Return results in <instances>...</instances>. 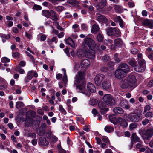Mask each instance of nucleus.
Segmentation results:
<instances>
[{"mask_svg":"<svg viewBox=\"0 0 153 153\" xmlns=\"http://www.w3.org/2000/svg\"><path fill=\"white\" fill-rule=\"evenodd\" d=\"M114 44L116 46L120 47L123 44L122 40L120 38L116 39L114 40Z\"/></svg>","mask_w":153,"mask_h":153,"instance_id":"obj_29","label":"nucleus"},{"mask_svg":"<svg viewBox=\"0 0 153 153\" xmlns=\"http://www.w3.org/2000/svg\"><path fill=\"white\" fill-rule=\"evenodd\" d=\"M90 64L89 61L87 59L83 60L81 62V66L83 67H87L89 66Z\"/></svg>","mask_w":153,"mask_h":153,"instance_id":"obj_30","label":"nucleus"},{"mask_svg":"<svg viewBox=\"0 0 153 153\" xmlns=\"http://www.w3.org/2000/svg\"><path fill=\"white\" fill-rule=\"evenodd\" d=\"M138 62L139 66L134 67V70L138 72L143 71L145 70L146 66L145 61L143 59H139L138 60Z\"/></svg>","mask_w":153,"mask_h":153,"instance_id":"obj_5","label":"nucleus"},{"mask_svg":"<svg viewBox=\"0 0 153 153\" xmlns=\"http://www.w3.org/2000/svg\"><path fill=\"white\" fill-rule=\"evenodd\" d=\"M103 88L105 90L108 91L111 88V85L108 81L104 80L102 84Z\"/></svg>","mask_w":153,"mask_h":153,"instance_id":"obj_18","label":"nucleus"},{"mask_svg":"<svg viewBox=\"0 0 153 153\" xmlns=\"http://www.w3.org/2000/svg\"><path fill=\"white\" fill-rule=\"evenodd\" d=\"M110 121L115 125H116L118 123V118H116L114 116L111 115L109 117Z\"/></svg>","mask_w":153,"mask_h":153,"instance_id":"obj_31","label":"nucleus"},{"mask_svg":"<svg viewBox=\"0 0 153 153\" xmlns=\"http://www.w3.org/2000/svg\"><path fill=\"white\" fill-rule=\"evenodd\" d=\"M82 29L83 30H87L88 29L87 26L85 24H81Z\"/></svg>","mask_w":153,"mask_h":153,"instance_id":"obj_62","label":"nucleus"},{"mask_svg":"<svg viewBox=\"0 0 153 153\" xmlns=\"http://www.w3.org/2000/svg\"><path fill=\"white\" fill-rule=\"evenodd\" d=\"M97 100L96 99H92L90 100L89 103L91 105H94L96 104L97 103Z\"/></svg>","mask_w":153,"mask_h":153,"instance_id":"obj_52","label":"nucleus"},{"mask_svg":"<svg viewBox=\"0 0 153 153\" xmlns=\"http://www.w3.org/2000/svg\"><path fill=\"white\" fill-rule=\"evenodd\" d=\"M87 87L88 91L90 92L95 93L96 91V88L95 86L91 83H88Z\"/></svg>","mask_w":153,"mask_h":153,"instance_id":"obj_23","label":"nucleus"},{"mask_svg":"<svg viewBox=\"0 0 153 153\" xmlns=\"http://www.w3.org/2000/svg\"><path fill=\"white\" fill-rule=\"evenodd\" d=\"M120 105L126 110L130 108V106L128 101L126 99H123L121 100Z\"/></svg>","mask_w":153,"mask_h":153,"instance_id":"obj_19","label":"nucleus"},{"mask_svg":"<svg viewBox=\"0 0 153 153\" xmlns=\"http://www.w3.org/2000/svg\"><path fill=\"white\" fill-rule=\"evenodd\" d=\"M142 23L144 26L147 27L151 29L153 27V20L146 19L143 20Z\"/></svg>","mask_w":153,"mask_h":153,"instance_id":"obj_14","label":"nucleus"},{"mask_svg":"<svg viewBox=\"0 0 153 153\" xmlns=\"http://www.w3.org/2000/svg\"><path fill=\"white\" fill-rule=\"evenodd\" d=\"M85 77V73L80 71L77 72L75 78L74 84L76 85L77 88L79 89V92L86 95L90 96V94L85 90V83L83 81Z\"/></svg>","mask_w":153,"mask_h":153,"instance_id":"obj_1","label":"nucleus"},{"mask_svg":"<svg viewBox=\"0 0 153 153\" xmlns=\"http://www.w3.org/2000/svg\"><path fill=\"white\" fill-rule=\"evenodd\" d=\"M117 124L122 127L123 128H125L127 126L128 124L126 120L122 119L121 117H118V121Z\"/></svg>","mask_w":153,"mask_h":153,"instance_id":"obj_22","label":"nucleus"},{"mask_svg":"<svg viewBox=\"0 0 153 153\" xmlns=\"http://www.w3.org/2000/svg\"><path fill=\"white\" fill-rule=\"evenodd\" d=\"M47 127V125L45 123H42L40 126L37 129V134L42 136L45 133V130Z\"/></svg>","mask_w":153,"mask_h":153,"instance_id":"obj_12","label":"nucleus"},{"mask_svg":"<svg viewBox=\"0 0 153 153\" xmlns=\"http://www.w3.org/2000/svg\"><path fill=\"white\" fill-rule=\"evenodd\" d=\"M103 100L109 105H113L115 103V100L110 94L105 95L103 97Z\"/></svg>","mask_w":153,"mask_h":153,"instance_id":"obj_6","label":"nucleus"},{"mask_svg":"<svg viewBox=\"0 0 153 153\" xmlns=\"http://www.w3.org/2000/svg\"><path fill=\"white\" fill-rule=\"evenodd\" d=\"M55 9L58 11H61L63 10L64 8L62 6H58L55 7Z\"/></svg>","mask_w":153,"mask_h":153,"instance_id":"obj_53","label":"nucleus"},{"mask_svg":"<svg viewBox=\"0 0 153 153\" xmlns=\"http://www.w3.org/2000/svg\"><path fill=\"white\" fill-rule=\"evenodd\" d=\"M126 73L121 70L118 68L117 70H116L115 73V76L119 79L123 78L126 76Z\"/></svg>","mask_w":153,"mask_h":153,"instance_id":"obj_13","label":"nucleus"},{"mask_svg":"<svg viewBox=\"0 0 153 153\" xmlns=\"http://www.w3.org/2000/svg\"><path fill=\"white\" fill-rule=\"evenodd\" d=\"M140 116L136 113H131L129 117V120L134 122H138L140 120Z\"/></svg>","mask_w":153,"mask_h":153,"instance_id":"obj_15","label":"nucleus"},{"mask_svg":"<svg viewBox=\"0 0 153 153\" xmlns=\"http://www.w3.org/2000/svg\"><path fill=\"white\" fill-rule=\"evenodd\" d=\"M62 70L64 71V75L63 77L62 81L64 82V83L65 84L67 83L68 79L67 76L66 74V70L65 69H62Z\"/></svg>","mask_w":153,"mask_h":153,"instance_id":"obj_38","label":"nucleus"},{"mask_svg":"<svg viewBox=\"0 0 153 153\" xmlns=\"http://www.w3.org/2000/svg\"><path fill=\"white\" fill-rule=\"evenodd\" d=\"M100 30L99 27L98 25L94 24L91 28V32L92 33L95 34L98 32Z\"/></svg>","mask_w":153,"mask_h":153,"instance_id":"obj_27","label":"nucleus"},{"mask_svg":"<svg viewBox=\"0 0 153 153\" xmlns=\"http://www.w3.org/2000/svg\"><path fill=\"white\" fill-rule=\"evenodd\" d=\"M145 117L146 118H152L153 117V113L151 111L146 112L144 114Z\"/></svg>","mask_w":153,"mask_h":153,"instance_id":"obj_42","label":"nucleus"},{"mask_svg":"<svg viewBox=\"0 0 153 153\" xmlns=\"http://www.w3.org/2000/svg\"><path fill=\"white\" fill-rule=\"evenodd\" d=\"M42 15L47 18H51L52 20L56 21L57 20L56 13L53 10H43Z\"/></svg>","mask_w":153,"mask_h":153,"instance_id":"obj_2","label":"nucleus"},{"mask_svg":"<svg viewBox=\"0 0 153 153\" xmlns=\"http://www.w3.org/2000/svg\"><path fill=\"white\" fill-rule=\"evenodd\" d=\"M48 136L49 137H51V140L53 142L55 143L57 141L58 138L55 136L53 135L51 136V133L49 134Z\"/></svg>","mask_w":153,"mask_h":153,"instance_id":"obj_48","label":"nucleus"},{"mask_svg":"<svg viewBox=\"0 0 153 153\" xmlns=\"http://www.w3.org/2000/svg\"><path fill=\"white\" fill-rule=\"evenodd\" d=\"M33 123V120L30 118H27L25 121V125L28 126H31Z\"/></svg>","mask_w":153,"mask_h":153,"instance_id":"obj_34","label":"nucleus"},{"mask_svg":"<svg viewBox=\"0 0 153 153\" xmlns=\"http://www.w3.org/2000/svg\"><path fill=\"white\" fill-rule=\"evenodd\" d=\"M120 86L122 88L126 89L127 88H132L126 79L122 80L120 83Z\"/></svg>","mask_w":153,"mask_h":153,"instance_id":"obj_20","label":"nucleus"},{"mask_svg":"<svg viewBox=\"0 0 153 153\" xmlns=\"http://www.w3.org/2000/svg\"><path fill=\"white\" fill-rule=\"evenodd\" d=\"M148 87L151 88L153 86V80L150 81L147 85Z\"/></svg>","mask_w":153,"mask_h":153,"instance_id":"obj_64","label":"nucleus"},{"mask_svg":"<svg viewBox=\"0 0 153 153\" xmlns=\"http://www.w3.org/2000/svg\"><path fill=\"white\" fill-rule=\"evenodd\" d=\"M84 47L88 46L89 48L94 49L96 47L95 42L91 38L88 37L85 38L84 40Z\"/></svg>","mask_w":153,"mask_h":153,"instance_id":"obj_7","label":"nucleus"},{"mask_svg":"<svg viewBox=\"0 0 153 153\" xmlns=\"http://www.w3.org/2000/svg\"><path fill=\"white\" fill-rule=\"evenodd\" d=\"M12 56L14 57H19V53L17 52H13L12 53Z\"/></svg>","mask_w":153,"mask_h":153,"instance_id":"obj_63","label":"nucleus"},{"mask_svg":"<svg viewBox=\"0 0 153 153\" xmlns=\"http://www.w3.org/2000/svg\"><path fill=\"white\" fill-rule=\"evenodd\" d=\"M146 53L148 56V58L151 60H153V50L150 47L148 48L146 51Z\"/></svg>","mask_w":153,"mask_h":153,"instance_id":"obj_24","label":"nucleus"},{"mask_svg":"<svg viewBox=\"0 0 153 153\" xmlns=\"http://www.w3.org/2000/svg\"><path fill=\"white\" fill-rule=\"evenodd\" d=\"M104 39L103 36L100 33L97 34L96 36V39L98 41L100 42H102Z\"/></svg>","mask_w":153,"mask_h":153,"instance_id":"obj_39","label":"nucleus"},{"mask_svg":"<svg viewBox=\"0 0 153 153\" xmlns=\"http://www.w3.org/2000/svg\"><path fill=\"white\" fill-rule=\"evenodd\" d=\"M0 36L2 38V41L3 42H5L6 40L8 39L10 37V35H6L5 34H1Z\"/></svg>","mask_w":153,"mask_h":153,"instance_id":"obj_36","label":"nucleus"},{"mask_svg":"<svg viewBox=\"0 0 153 153\" xmlns=\"http://www.w3.org/2000/svg\"><path fill=\"white\" fill-rule=\"evenodd\" d=\"M24 106V104L22 102L18 101L16 103V108L18 109L23 107Z\"/></svg>","mask_w":153,"mask_h":153,"instance_id":"obj_40","label":"nucleus"},{"mask_svg":"<svg viewBox=\"0 0 153 153\" xmlns=\"http://www.w3.org/2000/svg\"><path fill=\"white\" fill-rule=\"evenodd\" d=\"M92 48H86L84 47L85 56L89 59H93L95 57V51Z\"/></svg>","mask_w":153,"mask_h":153,"instance_id":"obj_8","label":"nucleus"},{"mask_svg":"<svg viewBox=\"0 0 153 153\" xmlns=\"http://www.w3.org/2000/svg\"><path fill=\"white\" fill-rule=\"evenodd\" d=\"M97 6L98 8L102 9L106 6V4L104 3L99 2L97 4Z\"/></svg>","mask_w":153,"mask_h":153,"instance_id":"obj_44","label":"nucleus"},{"mask_svg":"<svg viewBox=\"0 0 153 153\" xmlns=\"http://www.w3.org/2000/svg\"><path fill=\"white\" fill-rule=\"evenodd\" d=\"M99 108L101 110L100 112L102 114H104L108 110V108H106V105L105 103L100 101L98 103Z\"/></svg>","mask_w":153,"mask_h":153,"instance_id":"obj_11","label":"nucleus"},{"mask_svg":"<svg viewBox=\"0 0 153 153\" xmlns=\"http://www.w3.org/2000/svg\"><path fill=\"white\" fill-rule=\"evenodd\" d=\"M16 70L19 71L21 74H23L25 73L24 70L23 69L21 68L20 67L16 68Z\"/></svg>","mask_w":153,"mask_h":153,"instance_id":"obj_54","label":"nucleus"},{"mask_svg":"<svg viewBox=\"0 0 153 153\" xmlns=\"http://www.w3.org/2000/svg\"><path fill=\"white\" fill-rule=\"evenodd\" d=\"M53 42H55L56 43L57 42V39L56 37H53L51 40L48 42L49 44H51Z\"/></svg>","mask_w":153,"mask_h":153,"instance_id":"obj_60","label":"nucleus"},{"mask_svg":"<svg viewBox=\"0 0 153 153\" xmlns=\"http://www.w3.org/2000/svg\"><path fill=\"white\" fill-rule=\"evenodd\" d=\"M131 142H140V140L139 137L137 136L136 133H134L132 134L131 136Z\"/></svg>","mask_w":153,"mask_h":153,"instance_id":"obj_28","label":"nucleus"},{"mask_svg":"<svg viewBox=\"0 0 153 153\" xmlns=\"http://www.w3.org/2000/svg\"><path fill=\"white\" fill-rule=\"evenodd\" d=\"M137 127V124L136 123H132L130 124L129 128L130 130H133L136 129Z\"/></svg>","mask_w":153,"mask_h":153,"instance_id":"obj_43","label":"nucleus"},{"mask_svg":"<svg viewBox=\"0 0 153 153\" xmlns=\"http://www.w3.org/2000/svg\"><path fill=\"white\" fill-rule=\"evenodd\" d=\"M25 53L28 56H29L30 57V59L32 60L34 62L35 59L33 56H32L31 54H30L27 51H25Z\"/></svg>","mask_w":153,"mask_h":153,"instance_id":"obj_61","label":"nucleus"},{"mask_svg":"<svg viewBox=\"0 0 153 153\" xmlns=\"http://www.w3.org/2000/svg\"><path fill=\"white\" fill-rule=\"evenodd\" d=\"M114 20L115 22H119L120 26L121 27L124 26L123 21L122 19L120 16H116L114 18Z\"/></svg>","mask_w":153,"mask_h":153,"instance_id":"obj_25","label":"nucleus"},{"mask_svg":"<svg viewBox=\"0 0 153 153\" xmlns=\"http://www.w3.org/2000/svg\"><path fill=\"white\" fill-rule=\"evenodd\" d=\"M41 7L36 4L34 5L33 7V9L37 10H40L41 9Z\"/></svg>","mask_w":153,"mask_h":153,"instance_id":"obj_56","label":"nucleus"},{"mask_svg":"<svg viewBox=\"0 0 153 153\" xmlns=\"http://www.w3.org/2000/svg\"><path fill=\"white\" fill-rule=\"evenodd\" d=\"M105 78V75L102 74H99L97 75L94 79V82L97 86H100L103 80Z\"/></svg>","mask_w":153,"mask_h":153,"instance_id":"obj_10","label":"nucleus"},{"mask_svg":"<svg viewBox=\"0 0 153 153\" xmlns=\"http://www.w3.org/2000/svg\"><path fill=\"white\" fill-rule=\"evenodd\" d=\"M102 141L105 143H109V141L108 139V137L106 136H103L102 137Z\"/></svg>","mask_w":153,"mask_h":153,"instance_id":"obj_55","label":"nucleus"},{"mask_svg":"<svg viewBox=\"0 0 153 153\" xmlns=\"http://www.w3.org/2000/svg\"><path fill=\"white\" fill-rule=\"evenodd\" d=\"M138 50L136 48H133L131 50V53L132 54L134 55H135L137 54L138 52Z\"/></svg>","mask_w":153,"mask_h":153,"instance_id":"obj_58","label":"nucleus"},{"mask_svg":"<svg viewBox=\"0 0 153 153\" xmlns=\"http://www.w3.org/2000/svg\"><path fill=\"white\" fill-rule=\"evenodd\" d=\"M150 122V120L147 118H145L142 122L143 125L145 126Z\"/></svg>","mask_w":153,"mask_h":153,"instance_id":"obj_51","label":"nucleus"},{"mask_svg":"<svg viewBox=\"0 0 153 153\" xmlns=\"http://www.w3.org/2000/svg\"><path fill=\"white\" fill-rule=\"evenodd\" d=\"M105 30L107 35L110 36H114L118 37L120 35V31L116 28L108 27Z\"/></svg>","mask_w":153,"mask_h":153,"instance_id":"obj_4","label":"nucleus"},{"mask_svg":"<svg viewBox=\"0 0 153 153\" xmlns=\"http://www.w3.org/2000/svg\"><path fill=\"white\" fill-rule=\"evenodd\" d=\"M76 54L77 56L80 58H82L84 56H85V53L84 51V48L83 50L82 49H79L77 51Z\"/></svg>","mask_w":153,"mask_h":153,"instance_id":"obj_32","label":"nucleus"},{"mask_svg":"<svg viewBox=\"0 0 153 153\" xmlns=\"http://www.w3.org/2000/svg\"><path fill=\"white\" fill-rule=\"evenodd\" d=\"M129 64L132 67H134L137 66V62L135 61L131 60L129 62Z\"/></svg>","mask_w":153,"mask_h":153,"instance_id":"obj_47","label":"nucleus"},{"mask_svg":"<svg viewBox=\"0 0 153 153\" xmlns=\"http://www.w3.org/2000/svg\"><path fill=\"white\" fill-rule=\"evenodd\" d=\"M39 144L41 146H46L49 144V142L44 137H41L39 139Z\"/></svg>","mask_w":153,"mask_h":153,"instance_id":"obj_21","label":"nucleus"},{"mask_svg":"<svg viewBox=\"0 0 153 153\" xmlns=\"http://www.w3.org/2000/svg\"><path fill=\"white\" fill-rule=\"evenodd\" d=\"M109 59V57L107 55H105L103 56L102 58V60L104 62H106Z\"/></svg>","mask_w":153,"mask_h":153,"instance_id":"obj_59","label":"nucleus"},{"mask_svg":"<svg viewBox=\"0 0 153 153\" xmlns=\"http://www.w3.org/2000/svg\"><path fill=\"white\" fill-rule=\"evenodd\" d=\"M66 42L67 44L70 45L71 47H75V43L73 40L70 38H68L66 40Z\"/></svg>","mask_w":153,"mask_h":153,"instance_id":"obj_35","label":"nucleus"},{"mask_svg":"<svg viewBox=\"0 0 153 153\" xmlns=\"http://www.w3.org/2000/svg\"><path fill=\"white\" fill-rule=\"evenodd\" d=\"M97 19L99 22L105 23L108 21V19L104 15L97 13L96 15Z\"/></svg>","mask_w":153,"mask_h":153,"instance_id":"obj_16","label":"nucleus"},{"mask_svg":"<svg viewBox=\"0 0 153 153\" xmlns=\"http://www.w3.org/2000/svg\"><path fill=\"white\" fill-rule=\"evenodd\" d=\"M122 119L126 120L128 119H129V117H130V114H128L126 113H124L122 114Z\"/></svg>","mask_w":153,"mask_h":153,"instance_id":"obj_45","label":"nucleus"},{"mask_svg":"<svg viewBox=\"0 0 153 153\" xmlns=\"http://www.w3.org/2000/svg\"><path fill=\"white\" fill-rule=\"evenodd\" d=\"M140 134L143 139L148 140L153 136V128H151L146 131L141 130Z\"/></svg>","mask_w":153,"mask_h":153,"instance_id":"obj_3","label":"nucleus"},{"mask_svg":"<svg viewBox=\"0 0 153 153\" xmlns=\"http://www.w3.org/2000/svg\"><path fill=\"white\" fill-rule=\"evenodd\" d=\"M114 9L116 12L117 13H120L122 12V7L120 6H115Z\"/></svg>","mask_w":153,"mask_h":153,"instance_id":"obj_41","label":"nucleus"},{"mask_svg":"<svg viewBox=\"0 0 153 153\" xmlns=\"http://www.w3.org/2000/svg\"><path fill=\"white\" fill-rule=\"evenodd\" d=\"M118 68L126 73L129 72L130 68L128 65L126 63H122L119 65Z\"/></svg>","mask_w":153,"mask_h":153,"instance_id":"obj_17","label":"nucleus"},{"mask_svg":"<svg viewBox=\"0 0 153 153\" xmlns=\"http://www.w3.org/2000/svg\"><path fill=\"white\" fill-rule=\"evenodd\" d=\"M33 72V71H28L27 73V76L26 77L25 79L26 82H27L28 80H30L32 79L33 78L32 74Z\"/></svg>","mask_w":153,"mask_h":153,"instance_id":"obj_33","label":"nucleus"},{"mask_svg":"<svg viewBox=\"0 0 153 153\" xmlns=\"http://www.w3.org/2000/svg\"><path fill=\"white\" fill-rule=\"evenodd\" d=\"M1 61L3 63H7L10 61V60L7 57H3L1 58Z\"/></svg>","mask_w":153,"mask_h":153,"instance_id":"obj_50","label":"nucleus"},{"mask_svg":"<svg viewBox=\"0 0 153 153\" xmlns=\"http://www.w3.org/2000/svg\"><path fill=\"white\" fill-rule=\"evenodd\" d=\"M105 131L108 133H111L114 131V128L110 126H106L104 128Z\"/></svg>","mask_w":153,"mask_h":153,"instance_id":"obj_37","label":"nucleus"},{"mask_svg":"<svg viewBox=\"0 0 153 153\" xmlns=\"http://www.w3.org/2000/svg\"><path fill=\"white\" fill-rule=\"evenodd\" d=\"M67 2L72 5H78V2L76 0H68Z\"/></svg>","mask_w":153,"mask_h":153,"instance_id":"obj_46","label":"nucleus"},{"mask_svg":"<svg viewBox=\"0 0 153 153\" xmlns=\"http://www.w3.org/2000/svg\"><path fill=\"white\" fill-rule=\"evenodd\" d=\"M113 111L114 113L117 114H123L124 112V110L120 107H115Z\"/></svg>","mask_w":153,"mask_h":153,"instance_id":"obj_26","label":"nucleus"},{"mask_svg":"<svg viewBox=\"0 0 153 153\" xmlns=\"http://www.w3.org/2000/svg\"><path fill=\"white\" fill-rule=\"evenodd\" d=\"M151 109L150 106L148 105H146L145 106L144 113L149 111Z\"/></svg>","mask_w":153,"mask_h":153,"instance_id":"obj_57","label":"nucleus"},{"mask_svg":"<svg viewBox=\"0 0 153 153\" xmlns=\"http://www.w3.org/2000/svg\"><path fill=\"white\" fill-rule=\"evenodd\" d=\"M126 79L128 82L131 87H132V89L134 88L136 86L137 79L134 75H129Z\"/></svg>","mask_w":153,"mask_h":153,"instance_id":"obj_9","label":"nucleus"},{"mask_svg":"<svg viewBox=\"0 0 153 153\" xmlns=\"http://www.w3.org/2000/svg\"><path fill=\"white\" fill-rule=\"evenodd\" d=\"M59 110L60 111L62 114L64 115H65L66 114V112L65 110L63 108L62 105H60L59 106Z\"/></svg>","mask_w":153,"mask_h":153,"instance_id":"obj_49","label":"nucleus"}]
</instances>
